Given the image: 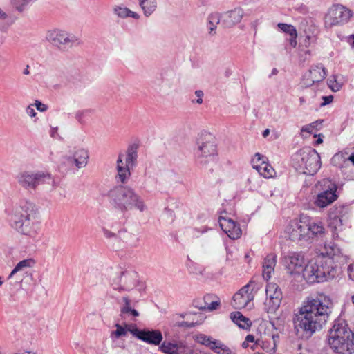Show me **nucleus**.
Listing matches in <instances>:
<instances>
[{
	"mask_svg": "<svg viewBox=\"0 0 354 354\" xmlns=\"http://www.w3.org/2000/svg\"><path fill=\"white\" fill-rule=\"evenodd\" d=\"M323 102L321 103V106H326L331 103L333 100V95L323 96L322 97Z\"/></svg>",
	"mask_w": 354,
	"mask_h": 354,
	"instance_id": "nucleus-51",
	"label": "nucleus"
},
{
	"mask_svg": "<svg viewBox=\"0 0 354 354\" xmlns=\"http://www.w3.org/2000/svg\"><path fill=\"white\" fill-rule=\"evenodd\" d=\"M177 326L179 327H185V328H192L195 326L194 322H179L177 324Z\"/></svg>",
	"mask_w": 354,
	"mask_h": 354,
	"instance_id": "nucleus-53",
	"label": "nucleus"
},
{
	"mask_svg": "<svg viewBox=\"0 0 354 354\" xmlns=\"http://www.w3.org/2000/svg\"><path fill=\"white\" fill-rule=\"evenodd\" d=\"M318 121L312 122L310 124H308L307 125H304L301 129V133H313L314 131L316 129V127L317 125Z\"/></svg>",
	"mask_w": 354,
	"mask_h": 354,
	"instance_id": "nucleus-46",
	"label": "nucleus"
},
{
	"mask_svg": "<svg viewBox=\"0 0 354 354\" xmlns=\"http://www.w3.org/2000/svg\"><path fill=\"white\" fill-rule=\"evenodd\" d=\"M312 41H315V38L310 35H307L304 39V44L306 47H308L311 44Z\"/></svg>",
	"mask_w": 354,
	"mask_h": 354,
	"instance_id": "nucleus-56",
	"label": "nucleus"
},
{
	"mask_svg": "<svg viewBox=\"0 0 354 354\" xmlns=\"http://www.w3.org/2000/svg\"><path fill=\"white\" fill-rule=\"evenodd\" d=\"M219 23L221 24V19L219 14L212 13L209 15L207 25L209 34L214 35L216 33L215 30Z\"/></svg>",
	"mask_w": 354,
	"mask_h": 354,
	"instance_id": "nucleus-34",
	"label": "nucleus"
},
{
	"mask_svg": "<svg viewBox=\"0 0 354 354\" xmlns=\"http://www.w3.org/2000/svg\"><path fill=\"white\" fill-rule=\"evenodd\" d=\"M243 16V10L239 8L223 12L220 15L221 25L225 28L232 27L241 21Z\"/></svg>",
	"mask_w": 354,
	"mask_h": 354,
	"instance_id": "nucleus-20",
	"label": "nucleus"
},
{
	"mask_svg": "<svg viewBox=\"0 0 354 354\" xmlns=\"http://www.w3.org/2000/svg\"><path fill=\"white\" fill-rule=\"evenodd\" d=\"M119 304L122 317H137L139 316L138 311L134 308V302L128 296L122 297Z\"/></svg>",
	"mask_w": 354,
	"mask_h": 354,
	"instance_id": "nucleus-25",
	"label": "nucleus"
},
{
	"mask_svg": "<svg viewBox=\"0 0 354 354\" xmlns=\"http://www.w3.org/2000/svg\"><path fill=\"white\" fill-rule=\"evenodd\" d=\"M19 184L26 189H35L42 183H48L56 186L55 179L51 174L43 171L29 173L24 172L18 177Z\"/></svg>",
	"mask_w": 354,
	"mask_h": 354,
	"instance_id": "nucleus-11",
	"label": "nucleus"
},
{
	"mask_svg": "<svg viewBox=\"0 0 354 354\" xmlns=\"http://www.w3.org/2000/svg\"><path fill=\"white\" fill-rule=\"evenodd\" d=\"M46 39L59 48H71L81 43L80 38L74 34L58 28L48 30Z\"/></svg>",
	"mask_w": 354,
	"mask_h": 354,
	"instance_id": "nucleus-10",
	"label": "nucleus"
},
{
	"mask_svg": "<svg viewBox=\"0 0 354 354\" xmlns=\"http://www.w3.org/2000/svg\"><path fill=\"white\" fill-rule=\"evenodd\" d=\"M268 158L260 154L259 153H255L254 156L252 159V165L254 169H256V165L257 166H261L262 162H267Z\"/></svg>",
	"mask_w": 354,
	"mask_h": 354,
	"instance_id": "nucleus-44",
	"label": "nucleus"
},
{
	"mask_svg": "<svg viewBox=\"0 0 354 354\" xmlns=\"http://www.w3.org/2000/svg\"><path fill=\"white\" fill-rule=\"evenodd\" d=\"M326 76V70L322 64H319L311 66L308 73L304 76V84L312 86L315 83L322 82Z\"/></svg>",
	"mask_w": 354,
	"mask_h": 354,
	"instance_id": "nucleus-18",
	"label": "nucleus"
},
{
	"mask_svg": "<svg viewBox=\"0 0 354 354\" xmlns=\"http://www.w3.org/2000/svg\"><path fill=\"white\" fill-rule=\"evenodd\" d=\"M277 26L285 33L290 36H297V32L295 26L285 23H279Z\"/></svg>",
	"mask_w": 354,
	"mask_h": 354,
	"instance_id": "nucleus-41",
	"label": "nucleus"
},
{
	"mask_svg": "<svg viewBox=\"0 0 354 354\" xmlns=\"http://www.w3.org/2000/svg\"><path fill=\"white\" fill-rule=\"evenodd\" d=\"M128 17H132L133 19H138L140 18V15L133 11H131L129 9Z\"/></svg>",
	"mask_w": 354,
	"mask_h": 354,
	"instance_id": "nucleus-58",
	"label": "nucleus"
},
{
	"mask_svg": "<svg viewBox=\"0 0 354 354\" xmlns=\"http://www.w3.org/2000/svg\"><path fill=\"white\" fill-rule=\"evenodd\" d=\"M35 262L32 259H24L19 261L10 273L8 277V279H10L13 277V276L17 273L18 272L23 271L24 270L29 268H32L34 266Z\"/></svg>",
	"mask_w": 354,
	"mask_h": 354,
	"instance_id": "nucleus-32",
	"label": "nucleus"
},
{
	"mask_svg": "<svg viewBox=\"0 0 354 354\" xmlns=\"http://www.w3.org/2000/svg\"><path fill=\"white\" fill-rule=\"evenodd\" d=\"M197 145L195 158L198 165L205 167L207 163L216 160V145L214 138L210 134L201 136L198 140Z\"/></svg>",
	"mask_w": 354,
	"mask_h": 354,
	"instance_id": "nucleus-7",
	"label": "nucleus"
},
{
	"mask_svg": "<svg viewBox=\"0 0 354 354\" xmlns=\"http://www.w3.org/2000/svg\"><path fill=\"white\" fill-rule=\"evenodd\" d=\"M119 234L122 241L125 243L127 246L131 248H136L138 246L140 239L137 234L126 230L120 231Z\"/></svg>",
	"mask_w": 354,
	"mask_h": 354,
	"instance_id": "nucleus-29",
	"label": "nucleus"
},
{
	"mask_svg": "<svg viewBox=\"0 0 354 354\" xmlns=\"http://www.w3.org/2000/svg\"><path fill=\"white\" fill-rule=\"evenodd\" d=\"M194 94L196 97V100H192V103H196L198 104H201L203 102V96H204L203 91L201 90H196L195 91Z\"/></svg>",
	"mask_w": 354,
	"mask_h": 354,
	"instance_id": "nucleus-47",
	"label": "nucleus"
},
{
	"mask_svg": "<svg viewBox=\"0 0 354 354\" xmlns=\"http://www.w3.org/2000/svg\"><path fill=\"white\" fill-rule=\"evenodd\" d=\"M305 221L307 225L306 233L308 240L315 236L322 237L324 234L325 228L322 222L313 221L308 216H305Z\"/></svg>",
	"mask_w": 354,
	"mask_h": 354,
	"instance_id": "nucleus-24",
	"label": "nucleus"
},
{
	"mask_svg": "<svg viewBox=\"0 0 354 354\" xmlns=\"http://www.w3.org/2000/svg\"><path fill=\"white\" fill-rule=\"evenodd\" d=\"M115 326L116 330L111 333V338L113 339L126 337L128 333H130L134 337L136 336L137 326L135 324H125L123 326L119 324H116Z\"/></svg>",
	"mask_w": 354,
	"mask_h": 354,
	"instance_id": "nucleus-28",
	"label": "nucleus"
},
{
	"mask_svg": "<svg viewBox=\"0 0 354 354\" xmlns=\"http://www.w3.org/2000/svg\"><path fill=\"white\" fill-rule=\"evenodd\" d=\"M211 350L217 354H232L231 349L221 341L215 340Z\"/></svg>",
	"mask_w": 354,
	"mask_h": 354,
	"instance_id": "nucleus-37",
	"label": "nucleus"
},
{
	"mask_svg": "<svg viewBox=\"0 0 354 354\" xmlns=\"http://www.w3.org/2000/svg\"><path fill=\"white\" fill-rule=\"evenodd\" d=\"M305 216L290 221L286 228V234L288 238L293 241L308 240Z\"/></svg>",
	"mask_w": 354,
	"mask_h": 354,
	"instance_id": "nucleus-16",
	"label": "nucleus"
},
{
	"mask_svg": "<svg viewBox=\"0 0 354 354\" xmlns=\"http://www.w3.org/2000/svg\"><path fill=\"white\" fill-rule=\"evenodd\" d=\"M102 232H103L104 236L106 239L117 238V234L115 233L112 232L111 231L109 230L108 229L102 228Z\"/></svg>",
	"mask_w": 354,
	"mask_h": 354,
	"instance_id": "nucleus-49",
	"label": "nucleus"
},
{
	"mask_svg": "<svg viewBox=\"0 0 354 354\" xmlns=\"http://www.w3.org/2000/svg\"><path fill=\"white\" fill-rule=\"evenodd\" d=\"M353 15L352 11L342 4H333L324 16V26L330 28L347 23Z\"/></svg>",
	"mask_w": 354,
	"mask_h": 354,
	"instance_id": "nucleus-8",
	"label": "nucleus"
},
{
	"mask_svg": "<svg viewBox=\"0 0 354 354\" xmlns=\"http://www.w3.org/2000/svg\"><path fill=\"white\" fill-rule=\"evenodd\" d=\"M10 226L18 233L35 239L40 230L39 213L32 202L23 199L8 210Z\"/></svg>",
	"mask_w": 354,
	"mask_h": 354,
	"instance_id": "nucleus-3",
	"label": "nucleus"
},
{
	"mask_svg": "<svg viewBox=\"0 0 354 354\" xmlns=\"http://www.w3.org/2000/svg\"><path fill=\"white\" fill-rule=\"evenodd\" d=\"M259 289V284L251 281L243 286L233 297V302L235 308H244L250 305L254 299V292Z\"/></svg>",
	"mask_w": 354,
	"mask_h": 354,
	"instance_id": "nucleus-14",
	"label": "nucleus"
},
{
	"mask_svg": "<svg viewBox=\"0 0 354 354\" xmlns=\"http://www.w3.org/2000/svg\"><path fill=\"white\" fill-rule=\"evenodd\" d=\"M32 0H10V5L18 12L25 11Z\"/></svg>",
	"mask_w": 354,
	"mask_h": 354,
	"instance_id": "nucleus-39",
	"label": "nucleus"
},
{
	"mask_svg": "<svg viewBox=\"0 0 354 354\" xmlns=\"http://www.w3.org/2000/svg\"><path fill=\"white\" fill-rule=\"evenodd\" d=\"M297 36H290V39H289V43L293 48L296 47L297 44Z\"/></svg>",
	"mask_w": 354,
	"mask_h": 354,
	"instance_id": "nucleus-57",
	"label": "nucleus"
},
{
	"mask_svg": "<svg viewBox=\"0 0 354 354\" xmlns=\"http://www.w3.org/2000/svg\"><path fill=\"white\" fill-rule=\"evenodd\" d=\"M297 169L308 175H314L322 165L319 154L310 147L299 150L294 156Z\"/></svg>",
	"mask_w": 354,
	"mask_h": 354,
	"instance_id": "nucleus-6",
	"label": "nucleus"
},
{
	"mask_svg": "<svg viewBox=\"0 0 354 354\" xmlns=\"http://www.w3.org/2000/svg\"><path fill=\"white\" fill-rule=\"evenodd\" d=\"M9 18L8 15L0 7V21H6Z\"/></svg>",
	"mask_w": 354,
	"mask_h": 354,
	"instance_id": "nucleus-55",
	"label": "nucleus"
},
{
	"mask_svg": "<svg viewBox=\"0 0 354 354\" xmlns=\"http://www.w3.org/2000/svg\"><path fill=\"white\" fill-rule=\"evenodd\" d=\"M137 157V147L131 145L127 149L125 161L124 162L129 167H133L136 161Z\"/></svg>",
	"mask_w": 354,
	"mask_h": 354,
	"instance_id": "nucleus-36",
	"label": "nucleus"
},
{
	"mask_svg": "<svg viewBox=\"0 0 354 354\" xmlns=\"http://www.w3.org/2000/svg\"><path fill=\"white\" fill-rule=\"evenodd\" d=\"M194 305L200 310L211 312L218 308L221 306V301L217 296L207 294L204 296L203 304L201 301H196Z\"/></svg>",
	"mask_w": 354,
	"mask_h": 354,
	"instance_id": "nucleus-23",
	"label": "nucleus"
},
{
	"mask_svg": "<svg viewBox=\"0 0 354 354\" xmlns=\"http://www.w3.org/2000/svg\"><path fill=\"white\" fill-rule=\"evenodd\" d=\"M35 105L37 109L41 112H44L48 109V106L46 104L41 103L40 101L38 100H36Z\"/></svg>",
	"mask_w": 354,
	"mask_h": 354,
	"instance_id": "nucleus-50",
	"label": "nucleus"
},
{
	"mask_svg": "<svg viewBox=\"0 0 354 354\" xmlns=\"http://www.w3.org/2000/svg\"><path fill=\"white\" fill-rule=\"evenodd\" d=\"M113 12L118 17L124 19L128 17L129 8L123 6H115L113 9Z\"/></svg>",
	"mask_w": 354,
	"mask_h": 354,
	"instance_id": "nucleus-43",
	"label": "nucleus"
},
{
	"mask_svg": "<svg viewBox=\"0 0 354 354\" xmlns=\"http://www.w3.org/2000/svg\"><path fill=\"white\" fill-rule=\"evenodd\" d=\"M195 340L203 345L211 348L212 346V344L215 342L216 339H213L211 337L207 336L204 334H198L195 337Z\"/></svg>",
	"mask_w": 354,
	"mask_h": 354,
	"instance_id": "nucleus-40",
	"label": "nucleus"
},
{
	"mask_svg": "<svg viewBox=\"0 0 354 354\" xmlns=\"http://www.w3.org/2000/svg\"><path fill=\"white\" fill-rule=\"evenodd\" d=\"M340 158H342V155L337 153L333 157L332 161L335 162L336 160L339 159Z\"/></svg>",
	"mask_w": 354,
	"mask_h": 354,
	"instance_id": "nucleus-61",
	"label": "nucleus"
},
{
	"mask_svg": "<svg viewBox=\"0 0 354 354\" xmlns=\"http://www.w3.org/2000/svg\"><path fill=\"white\" fill-rule=\"evenodd\" d=\"M23 73L24 75H29L30 74V71H29V66L27 65L26 68H24V71H23Z\"/></svg>",
	"mask_w": 354,
	"mask_h": 354,
	"instance_id": "nucleus-62",
	"label": "nucleus"
},
{
	"mask_svg": "<svg viewBox=\"0 0 354 354\" xmlns=\"http://www.w3.org/2000/svg\"><path fill=\"white\" fill-rule=\"evenodd\" d=\"M219 225L221 229L232 239H237L242 234L239 225L236 224L232 219L223 216L219 217Z\"/></svg>",
	"mask_w": 354,
	"mask_h": 354,
	"instance_id": "nucleus-19",
	"label": "nucleus"
},
{
	"mask_svg": "<svg viewBox=\"0 0 354 354\" xmlns=\"http://www.w3.org/2000/svg\"><path fill=\"white\" fill-rule=\"evenodd\" d=\"M266 293L264 309L268 313H274L281 303L282 291L278 284L270 282L266 286Z\"/></svg>",
	"mask_w": 354,
	"mask_h": 354,
	"instance_id": "nucleus-13",
	"label": "nucleus"
},
{
	"mask_svg": "<svg viewBox=\"0 0 354 354\" xmlns=\"http://www.w3.org/2000/svg\"><path fill=\"white\" fill-rule=\"evenodd\" d=\"M342 221L339 216H334L329 223V227L332 231V236L333 239L339 237L338 232L342 230Z\"/></svg>",
	"mask_w": 354,
	"mask_h": 354,
	"instance_id": "nucleus-35",
	"label": "nucleus"
},
{
	"mask_svg": "<svg viewBox=\"0 0 354 354\" xmlns=\"http://www.w3.org/2000/svg\"><path fill=\"white\" fill-rule=\"evenodd\" d=\"M322 190L317 194L314 204L319 208H325L337 200V185L329 179L319 182Z\"/></svg>",
	"mask_w": 354,
	"mask_h": 354,
	"instance_id": "nucleus-9",
	"label": "nucleus"
},
{
	"mask_svg": "<svg viewBox=\"0 0 354 354\" xmlns=\"http://www.w3.org/2000/svg\"><path fill=\"white\" fill-rule=\"evenodd\" d=\"M257 346H259L263 350L267 352H272L275 351L276 344L274 341V337L272 336V339L269 340H257L255 342Z\"/></svg>",
	"mask_w": 354,
	"mask_h": 354,
	"instance_id": "nucleus-38",
	"label": "nucleus"
},
{
	"mask_svg": "<svg viewBox=\"0 0 354 354\" xmlns=\"http://www.w3.org/2000/svg\"><path fill=\"white\" fill-rule=\"evenodd\" d=\"M256 170L266 178H270L274 176L275 171L268 162H262L261 166L256 165Z\"/></svg>",
	"mask_w": 354,
	"mask_h": 354,
	"instance_id": "nucleus-33",
	"label": "nucleus"
},
{
	"mask_svg": "<svg viewBox=\"0 0 354 354\" xmlns=\"http://www.w3.org/2000/svg\"><path fill=\"white\" fill-rule=\"evenodd\" d=\"M329 88L334 92L339 91L342 87V84L337 80L336 75H331L327 80Z\"/></svg>",
	"mask_w": 354,
	"mask_h": 354,
	"instance_id": "nucleus-42",
	"label": "nucleus"
},
{
	"mask_svg": "<svg viewBox=\"0 0 354 354\" xmlns=\"http://www.w3.org/2000/svg\"><path fill=\"white\" fill-rule=\"evenodd\" d=\"M108 198L111 205L122 213L133 207L143 212L147 205L142 197L133 189L128 186L119 185L108 192Z\"/></svg>",
	"mask_w": 354,
	"mask_h": 354,
	"instance_id": "nucleus-4",
	"label": "nucleus"
},
{
	"mask_svg": "<svg viewBox=\"0 0 354 354\" xmlns=\"http://www.w3.org/2000/svg\"><path fill=\"white\" fill-rule=\"evenodd\" d=\"M89 156L87 150L83 148L76 149L71 156L64 158V164L69 167H75L76 169H82L86 166Z\"/></svg>",
	"mask_w": 354,
	"mask_h": 354,
	"instance_id": "nucleus-17",
	"label": "nucleus"
},
{
	"mask_svg": "<svg viewBox=\"0 0 354 354\" xmlns=\"http://www.w3.org/2000/svg\"><path fill=\"white\" fill-rule=\"evenodd\" d=\"M230 318L234 323L243 329L250 328L252 323L248 318L244 317L240 312L236 311L230 314Z\"/></svg>",
	"mask_w": 354,
	"mask_h": 354,
	"instance_id": "nucleus-30",
	"label": "nucleus"
},
{
	"mask_svg": "<svg viewBox=\"0 0 354 354\" xmlns=\"http://www.w3.org/2000/svg\"><path fill=\"white\" fill-rule=\"evenodd\" d=\"M26 112L27 115H28L31 118L35 117L37 115V113L35 111L32 104L28 105L27 106V108L26 109Z\"/></svg>",
	"mask_w": 354,
	"mask_h": 354,
	"instance_id": "nucleus-52",
	"label": "nucleus"
},
{
	"mask_svg": "<svg viewBox=\"0 0 354 354\" xmlns=\"http://www.w3.org/2000/svg\"><path fill=\"white\" fill-rule=\"evenodd\" d=\"M138 2L146 17L152 15L157 8L156 0H138Z\"/></svg>",
	"mask_w": 354,
	"mask_h": 354,
	"instance_id": "nucleus-31",
	"label": "nucleus"
},
{
	"mask_svg": "<svg viewBox=\"0 0 354 354\" xmlns=\"http://www.w3.org/2000/svg\"><path fill=\"white\" fill-rule=\"evenodd\" d=\"M135 337L148 344L154 345H159L162 339V333L159 330H139L138 328Z\"/></svg>",
	"mask_w": 354,
	"mask_h": 354,
	"instance_id": "nucleus-21",
	"label": "nucleus"
},
{
	"mask_svg": "<svg viewBox=\"0 0 354 354\" xmlns=\"http://www.w3.org/2000/svg\"><path fill=\"white\" fill-rule=\"evenodd\" d=\"M341 254V250L337 245L332 242H326L320 254L305 265L302 277L309 283L333 279L337 271L335 262Z\"/></svg>",
	"mask_w": 354,
	"mask_h": 354,
	"instance_id": "nucleus-2",
	"label": "nucleus"
},
{
	"mask_svg": "<svg viewBox=\"0 0 354 354\" xmlns=\"http://www.w3.org/2000/svg\"><path fill=\"white\" fill-rule=\"evenodd\" d=\"M92 111L91 109H85L82 111H78L75 113L76 120L81 124L84 123V119L88 116L91 113Z\"/></svg>",
	"mask_w": 354,
	"mask_h": 354,
	"instance_id": "nucleus-45",
	"label": "nucleus"
},
{
	"mask_svg": "<svg viewBox=\"0 0 354 354\" xmlns=\"http://www.w3.org/2000/svg\"><path fill=\"white\" fill-rule=\"evenodd\" d=\"M245 340L248 342V343H255L257 341H255L254 337L253 335H248L245 337Z\"/></svg>",
	"mask_w": 354,
	"mask_h": 354,
	"instance_id": "nucleus-59",
	"label": "nucleus"
},
{
	"mask_svg": "<svg viewBox=\"0 0 354 354\" xmlns=\"http://www.w3.org/2000/svg\"><path fill=\"white\" fill-rule=\"evenodd\" d=\"M270 133V131L268 129H266L263 131L262 135L264 138L267 137L268 136V134Z\"/></svg>",
	"mask_w": 354,
	"mask_h": 354,
	"instance_id": "nucleus-63",
	"label": "nucleus"
},
{
	"mask_svg": "<svg viewBox=\"0 0 354 354\" xmlns=\"http://www.w3.org/2000/svg\"><path fill=\"white\" fill-rule=\"evenodd\" d=\"M209 230V228L206 226L196 227L192 230V235L193 236L198 237L200 234L207 232Z\"/></svg>",
	"mask_w": 354,
	"mask_h": 354,
	"instance_id": "nucleus-48",
	"label": "nucleus"
},
{
	"mask_svg": "<svg viewBox=\"0 0 354 354\" xmlns=\"http://www.w3.org/2000/svg\"><path fill=\"white\" fill-rule=\"evenodd\" d=\"M161 351L166 354H185L189 352V348L185 342H166L160 346Z\"/></svg>",
	"mask_w": 354,
	"mask_h": 354,
	"instance_id": "nucleus-22",
	"label": "nucleus"
},
{
	"mask_svg": "<svg viewBox=\"0 0 354 354\" xmlns=\"http://www.w3.org/2000/svg\"><path fill=\"white\" fill-rule=\"evenodd\" d=\"M283 265L291 276L299 277L305 267V259L301 252H288L283 257Z\"/></svg>",
	"mask_w": 354,
	"mask_h": 354,
	"instance_id": "nucleus-15",
	"label": "nucleus"
},
{
	"mask_svg": "<svg viewBox=\"0 0 354 354\" xmlns=\"http://www.w3.org/2000/svg\"><path fill=\"white\" fill-rule=\"evenodd\" d=\"M277 263V255L274 253L268 254L263 259V277L266 280H269L274 270V268Z\"/></svg>",
	"mask_w": 354,
	"mask_h": 354,
	"instance_id": "nucleus-27",
	"label": "nucleus"
},
{
	"mask_svg": "<svg viewBox=\"0 0 354 354\" xmlns=\"http://www.w3.org/2000/svg\"><path fill=\"white\" fill-rule=\"evenodd\" d=\"M328 342L337 354L354 353V333L343 320L335 322L329 331Z\"/></svg>",
	"mask_w": 354,
	"mask_h": 354,
	"instance_id": "nucleus-5",
	"label": "nucleus"
},
{
	"mask_svg": "<svg viewBox=\"0 0 354 354\" xmlns=\"http://www.w3.org/2000/svg\"><path fill=\"white\" fill-rule=\"evenodd\" d=\"M348 160L352 162V163L354 165V155H351L348 157Z\"/></svg>",
	"mask_w": 354,
	"mask_h": 354,
	"instance_id": "nucleus-64",
	"label": "nucleus"
},
{
	"mask_svg": "<svg viewBox=\"0 0 354 354\" xmlns=\"http://www.w3.org/2000/svg\"><path fill=\"white\" fill-rule=\"evenodd\" d=\"M57 130H58L57 127L52 128L51 133H50L52 137H55V134L57 132Z\"/></svg>",
	"mask_w": 354,
	"mask_h": 354,
	"instance_id": "nucleus-60",
	"label": "nucleus"
},
{
	"mask_svg": "<svg viewBox=\"0 0 354 354\" xmlns=\"http://www.w3.org/2000/svg\"><path fill=\"white\" fill-rule=\"evenodd\" d=\"M348 273L349 278L354 281V263L348 266Z\"/></svg>",
	"mask_w": 354,
	"mask_h": 354,
	"instance_id": "nucleus-54",
	"label": "nucleus"
},
{
	"mask_svg": "<svg viewBox=\"0 0 354 354\" xmlns=\"http://www.w3.org/2000/svg\"><path fill=\"white\" fill-rule=\"evenodd\" d=\"M139 284V277L133 270L121 272L120 275L113 279L111 286L118 292L131 291Z\"/></svg>",
	"mask_w": 354,
	"mask_h": 354,
	"instance_id": "nucleus-12",
	"label": "nucleus"
},
{
	"mask_svg": "<svg viewBox=\"0 0 354 354\" xmlns=\"http://www.w3.org/2000/svg\"><path fill=\"white\" fill-rule=\"evenodd\" d=\"M332 305L330 299L324 294L307 297L294 319L296 335L308 338L320 330L328 319Z\"/></svg>",
	"mask_w": 354,
	"mask_h": 354,
	"instance_id": "nucleus-1",
	"label": "nucleus"
},
{
	"mask_svg": "<svg viewBox=\"0 0 354 354\" xmlns=\"http://www.w3.org/2000/svg\"><path fill=\"white\" fill-rule=\"evenodd\" d=\"M124 154H120L117 160V176L118 181L126 183L131 176L130 167L124 162Z\"/></svg>",
	"mask_w": 354,
	"mask_h": 354,
	"instance_id": "nucleus-26",
	"label": "nucleus"
}]
</instances>
